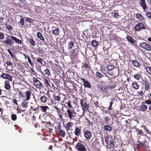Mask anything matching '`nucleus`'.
<instances>
[{"instance_id":"1","label":"nucleus","mask_w":151,"mask_h":151,"mask_svg":"<svg viewBox=\"0 0 151 151\" xmlns=\"http://www.w3.org/2000/svg\"><path fill=\"white\" fill-rule=\"evenodd\" d=\"M33 81L34 86L37 88L41 89L43 87L42 84L36 78H33Z\"/></svg>"},{"instance_id":"2","label":"nucleus","mask_w":151,"mask_h":151,"mask_svg":"<svg viewBox=\"0 0 151 151\" xmlns=\"http://www.w3.org/2000/svg\"><path fill=\"white\" fill-rule=\"evenodd\" d=\"M139 46L143 49L148 51L151 50V47L148 44L144 42H142L139 43Z\"/></svg>"},{"instance_id":"3","label":"nucleus","mask_w":151,"mask_h":151,"mask_svg":"<svg viewBox=\"0 0 151 151\" xmlns=\"http://www.w3.org/2000/svg\"><path fill=\"white\" fill-rule=\"evenodd\" d=\"M145 26V25L142 23H139L136 24L134 29L136 31H139L142 29H146V28Z\"/></svg>"},{"instance_id":"4","label":"nucleus","mask_w":151,"mask_h":151,"mask_svg":"<svg viewBox=\"0 0 151 151\" xmlns=\"http://www.w3.org/2000/svg\"><path fill=\"white\" fill-rule=\"evenodd\" d=\"M76 148L79 151H86V149L85 147L81 142H78L76 146Z\"/></svg>"},{"instance_id":"5","label":"nucleus","mask_w":151,"mask_h":151,"mask_svg":"<svg viewBox=\"0 0 151 151\" xmlns=\"http://www.w3.org/2000/svg\"><path fill=\"white\" fill-rule=\"evenodd\" d=\"M67 113L68 114V117H69L70 119H73L75 117V115L74 114H76V113L73 111H71L69 109H68L67 110Z\"/></svg>"},{"instance_id":"6","label":"nucleus","mask_w":151,"mask_h":151,"mask_svg":"<svg viewBox=\"0 0 151 151\" xmlns=\"http://www.w3.org/2000/svg\"><path fill=\"white\" fill-rule=\"evenodd\" d=\"M84 135L87 140L89 139L91 136V134L90 132L87 130H84L83 131Z\"/></svg>"},{"instance_id":"7","label":"nucleus","mask_w":151,"mask_h":151,"mask_svg":"<svg viewBox=\"0 0 151 151\" xmlns=\"http://www.w3.org/2000/svg\"><path fill=\"white\" fill-rule=\"evenodd\" d=\"M142 83L145 85V89L147 90L150 88V84L148 80L146 79H143L142 80Z\"/></svg>"},{"instance_id":"8","label":"nucleus","mask_w":151,"mask_h":151,"mask_svg":"<svg viewBox=\"0 0 151 151\" xmlns=\"http://www.w3.org/2000/svg\"><path fill=\"white\" fill-rule=\"evenodd\" d=\"M1 77L4 79H7L10 81H12V77L6 73H3L1 75Z\"/></svg>"},{"instance_id":"9","label":"nucleus","mask_w":151,"mask_h":151,"mask_svg":"<svg viewBox=\"0 0 151 151\" xmlns=\"http://www.w3.org/2000/svg\"><path fill=\"white\" fill-rule=\"evenodd\" d=\"M10 37V36H8L6 38V40H4V42L6 44L9 45H12V42H13V40L11 39L10 38H9Z\"/></svg>"},{"instance_id":"10","label":"nucleus","mask_w":151,"mask_h":151,"mask_svg":"<svg viewBox=\"0 0 151 151\" xmlns=\"http://www.w3.org/2000/svg\"><path fill=\"white\" fill-rule=\"evenodd\" d=\"M140 4L141 6L142 7L144 10H145L146 9H147V7L145 2V0H140Z\"/></svg>"},{"instance_id":"11","label":"nucleus","mask_w":151,"mask_h":151,"mask_svg":"<svg viewBox=\"0 0 151 151\" xmlns=\"http://www.w3.org/2000/svg\"><path fill=\"white\" fill-rule=\"evenodd\" d=\"M25 93L26 97V100H29L30 98L31 92L29 91H27L25 92Z\"/></svg>"},{"instance_id":"12","label":"nucleus","mask_w":151,"mask_h":151,"mask_svg":"<svg viewBox=\"0 0 151 151\" xmlns=\"http://www.w3.org/2000/svg\"><path fill=\"white\" fill-rule=\"evenodd\" d=\"M54 142L55 146H56V147H61L62 146H63V147L65 146L66 147V148L67 147H66V144L64 142H63V145L62 144H61L60 142Z\"/></svg>"},{"instance_id":"13","label":"nucleus","mask_w":151,"mask_h":151,"mask_svg":"<svg viewBox=\"0 0 151 151\" xmlns=\"http://www.w3.org/2000/svg\"><path fill=\"white\" fill-rule=\"evenodd\" d=\"M126 38L128 41L130 43L134 44L135 43V40H134L133 38L129 36H127Z\"/></svg>"},{"instance_id":"14","label":"nucleus","mask_w":151,"mask_h":151,"mask_svg":"<svg viewBox=\"0 0 151 151\" xmlns=\"http://www.w3.org/2000/svg\"><path fill=\"white\" fill-rule=\"evenodd\" d=\"M115 142H106L107 144V147L111 149L113 148L114 147V143Z\"/></svg>"},{"instance_id":"15","label":"nucleus","mask_w":151,"mask_h":151,"mask_svg":"<svg viewBox=\"0 0 151 151\" xmlns=\"http://www.w3.org/2000/svg\"><path fill=\"white\" fill-rule=\"evenodd\" d=\"M110 99L111 100V101L110 103L108 109L109 111H111L113 109L111 108L112 105L114 103L115 101V99L114 98L113 99L110 98Z\"/></svg>"},{"instance_id":"16","label":"nucleus","mask_w":151,"mask_h":151,"mask_svg":"<svg viewBox=\"0 0 151 151\" xmlns=\"http://www.w3.org/2000/svg\"><path fill=\"white\" fill-rule=\"evenodd\" d=\"M131 62L132 64L136 67H139L140 66V63L136 60H132Z\"/></svg>"},{"instance_id":"17","label":"nucleus","mask_w":151,"mask_h":151,"mask_svg":"<svg viewBox=\"0 0 151 151\" xmlns=\"http://www.w3.org/2000/svg\"><path fill=\"white\" fill-rule=\"evenodd\" d=\"M10 37L11 39L14 41L16 43L18 44H21L22 43V41L17 39L16 37L13 36H10Z\"/></svg>"},{"instance_id":"18","label":"nucleus","mask_w":151,"mask_h":151,"mask_svg":"<svg viewBox=\"0 0 151 151\" xmlns=\"http://www.w3.org/2000/svg\"><path fill=\"white\" fill-rule=\"evenodd\" d=\"M147 106L145 104L142 105L139 108L140 111L144 112L147 109Z\"/></svg>"},{"instance_id":"19","label":"nucleus","mask_w":151,"mask_h":151,"mask_svg":"<svg viewBox=\"0 0 151 151\" xmlns=\"http://www.w3.org/2000/svg\"><path fill=\"white\" fill-rule=\"evenodd\" d=\"M96 75L97 78H99L100 79H102L105 76L104 75H103L100 72L97 71L96 73Z\"/></svg>"},{"instance_id":"20","label":"nucleus","mask_w":151,"mask_h":151,"mask_svg":"<svg viewBox=\"0 0 151 151\" xmlns=\"http://www.w3.org/2000/svg\"><path fill=\"white\" fill-rule=\"evenodd\" d=\"M104 129L105 131H109L111 130V127L109 125H106L104 126Z\"/></svg>"},{"instance_id":"21","label":"nucleus","mask_w":151,"mask_h":151,"mask_svg":"<svg viewBox=\"0 0 151 151\" xmlns=\"http://www.w3.org/2000/svg\"><path fill=\"white\" fill-rule=\"evenodd\" d=\"M5 87L6 89L7 90L9 89L10 88L9 82V81H5Z\"/></svg>"},{"instance_id":"22","label":"nucleus","mask_w":151,"mask_h":151,"mask_svg":"<svg viewBox=\"0 0 151 151\" xmlns=\"http://www.w3.org/2000/svg\"><path fill=\"white\" fill-rule=\"evenodd\" d=\"M28 103L26 101H24L22 103V107L23 109H25L28 107Z\"/></svg>"},{"instance_id":"23","label":"nucleus","mask_w":151,"mask_h":151,"mask_svg":"<svg viewBox=\"0 0 151 151\" xmlns=\"http://www.w3.org/2000/svg\"><path fill=\"white\" fill-rule=\"evenodd\" d=\"M52 32L53 34L58 35L59 33V30L58 28L57 27L55 29L53 30Z\"/></svg>"},{"instance_id":"24","label":"nucleus","mask_w":151,"mask_h":151,"mask_svg":"<svg viewBox=\"0 0 151 151\" xmlns=\"http://www.w3.org/2000/svg\"><path fill=\"white\" fill-rule=\"evenodd\" d=\"M74 43L73 41H70L68 44V49L69 50H70L71 49L73 48V46L74 45Z\"/></svg>"},{"instance_id":"25","label":"nucleus","mask_w":151,"mask_h":151,"mask_svg":"<svg viewBox=\"0 0 151 151\" xmlns=\"http://www.w3.org/2000/svg\"><path fill=\"white\" fill-rule=\"evenodd\" d=\"M37 37L40 39L42 41L44 40V38L43 37L42 34L40 32H38L37 33Z\"/></svg>"},{"instance_id":"26","label":"nucleus","mask_w":151,"mask_h":151,"mask_svg":"<svg viewBox=\"0 0 151 151\" xmlns=\"http://www.w3.org/2000/svg\"><path fill=\"white\" fill-rule=\"evenodd\" d=\"M99 42L95 40L91 41V44L94 47L97 46L99 45Z\"/></svg>"},{"instance_id":"27","label":"nucleus","mask_w":151,"mask_h":151,"mask_svg":"<svg viewBox=\"0 0 151 151\" xmlns=\"http://www.w3.org/2000/svg\"><path fill=\"white\" fill-rule=\"evenodd\" d=\"M99 89L100 90L103 92L104 93H108V91L107 89L103 86H100V88H99Z\"/></svg>"},{"instance_id":"28","label":"nucleus","mask_w":151,"mask_h":151,"mask_svg":"<svg viewBox=\"0 0 151 151\" xmlns=\"http://www.w3.org/2000/svg\"><path fill=\"white\" fill-rule=\"evenodd\" d=\"M136 18L140 20H143V17L142 15L139 13H137L136 14Z\"/></svg>"},{"instance_id":"29","label":"nucleus","mask_w":151,"mask_h":151,"mask_svg":"<svg viewBox=\"0 0 151 151\" xmlns=\"http://www.w3.org/2000/svg\"><path fill=\"white\" fill-rule=\"evenodd\" d=\"M40 100L42 102H46L47 100V98L45 96H43L40 97Z\"/></svg>"},{"instance_id":"30","label":"nucleus","mask_w":151,"mask_h":151,"mask_svg":"<svg viewBox=\"0 0 151 151\" xmlns=\"http://www.w3.org/2000/svg\"><path fill=\"white\" fill-rule=\"evenodd\" d=\"M84 86L85 87H86L88 88H90L91 87V85L90 83L88 81H86L83 83Z\"/></svg>"},{"instance_id":"31","label":"nucleus","mask_w":151,"mask_h":151,"mask_svg":"<svg viewBox=\"0 0 151 151\" xmlns=\"http://www.w3.org/2000/svg\"><path fill=\"white\" fill-rule=\"evenodd\" d=\"M82 107L83 110L86 111L88 109L87 104L86 103H85L83 104V105L82 106Z\"/></svg>"},{"instance_id":"32","label":"nucleus","mask_w":151,"mask_h":151,"mask_svg":"<svg viewBox=\"0 0 151 151\" xmlns=\"http://www.w3.org/2000/svg\"><path fill=\"white\" fill-rule=\"evenodd\" d=\"M75 129V134L76 135H78L80 132L81 130L79 128L77 127H76Z\"/></svg>"},{"instance_id":"33","label":"nucleus","mask_w":151,"mask_h":151,"mask_svg":"<svg viewBox=\"0 0 151 151\" xmlns=\"http://www.w3.org/2000/svg\"><path fill=\"white\" fill-rule=\"evenodd\" d=\"M132 86L134 88L136 89H138L139 88L138 85L136 82L132 83Z\"/></svg>"},{"instance_id":"34","label":"nucleus","mask_w":151,"mask_h":151,"mask_svg":"<svg viewBox=\"0 0 151 151\" xmlns=\"http://www.w3.org/2000/svg\"><path fill=\"white\" fill-rule=\"evenodd\" d=\"M41 109L43 112H46L47 109H48L47 106H42L40 107Z\"/></svg>"},{"instance_id":"35","label":"nucleus","mask_w":151,"mask_h":151,"mask_svg":"<svg viewBox=\"0 0 151 151\" xmlns=\"http://www.w3.org/2000/svg\"><path fill=\"white\" fill-rule=\"evenodd\" d=\"M17 116L15 114H12L11 116V118L12 120L13 121H15L17 119Z\"/></svg>"},{"instance_id":"36","label":"nucleus","mask_w":151,"mask_h":151,"mask_svg":"<svg viewBox=\"0 0 151 151\" xmlns=\"http://www.w3.org/2000/svg\"><path fill=\"white\" fill-rule=\"evenodd\" d=\"M134 77L137 80H139L141 78V76L139 74H135L134 75Z\"/></svg>"},{"instance_id":"37","label":"nucleus","mask_w":151,"mask_h":151,"mask_svg":"<svg viewBox=\"0 0 151 151\" xmlns=\"http://www.w3.org/2000/svg\"><path fill=\"white\" fill-rule=\"evenodd\" d=\"M146 71L148 73L151 74V67L150 66H147L146 68Z\"/></svg>"},{"instance_id":"38","label":"nucleus","mask_w":151,"mask_h":151,"mask_svg":"<svg viewBox=\"0 0 151 151\" xmlns=\"http://www.w3.org/2000/svg\"><path fill=\"white\" fill-rule=\"evenodd\" d=\"M114 65L112 64H110L107 67V69L109 71H111L114 68Z\"/></svg>"},{"instance_id":"39","label":"nucleus","mask_w":151,"mask_h":151,"mask_svg":"<svg viewBox=\"0 0 151 151\" xmlns=\"http://www.w3.org/2000/svg\"><path fill=\"white\" fill-rule=\"evenodd\" d=\"M29 40L30 44L32 45H33V46H35V43L32 39L29 38Z\"/></svg>"},{"instance_id":"40","label":"nucleus","mask_w":151,"mask_h":151,"mask_svg":"<svg viewBox=\"0 0 151 151\" xmlns=\"http://www.w3.org/2000/svg\"><path fill=\"white\" fill-rule=\"evenodd\" d=\"M60 135L62 137H64L65 136V132L62 130H60L59 132Z\"/></svg>"},{"instance_id":"41","label":"nucleus","mask_w":151,"mask_h":151,"mask_svg":"<svg viewBox=\"0 0 151 151\" xmlns=\"http://www.w3.org/2000/svg\"><path fill=\"white\" fill-rule=\"evenodd\" d=\"M139 144L141 145L145 149L147 150V145L142 142H139Z\"/></svg>"},{"instance_id":"42","label":"nucleus","mask_w":151,"mask_h":151,"mask_svg":"<svg viewBox=\"0 0 151 151\" xmlns=\"http://www.w3.org/2000/svg\"><path fill=\"white\" fill-rule=\"evenodd\" d=\"M24 19L22 18H21L20 21V24L22 26L24 25Z\"/></svg>"},{"instance_id":"43","label":"nucleus","mask_w":151,"mask_h":151,"mask_svg":"<svg viewBox=\"0 0 151 151\" xmlns=\"http://www.w3.org/2000/svg\"><path fill=\"white\" fill-rule=\"evenodd\" d=\"M5 25H6V28L9 30H12V29H13V27H12L10 25H8V24H6Z\"/></svg>"},{"instance_id":"44","label":"nucleus","mask_w":151,"mask_h":151,"mask_svg":"<svg viewBox=\"0 0 151 151\" xmlns=\"http://www.w3.org/2000/svg\"><path fill=\"white\" fill-rule=\"evenodd\" d=\"M71 126V122H68L66 125V127L68 129H69L70 127Z\"/></svg>"},{"instance_id":"45","label":"nucleus","mask_w":151,"mask_h":151,"mask_svg":"<svg viewBox=\"0 0 151 151\" xmlns=\"http://www.w3.org/2000/svg\"><path fill=\"white\" fill-rule=\"evenodd\" d=\"M37 61L38 62L40 63L42 65L43 64L42 62H44V61L42 60V59L40 58H37Z\"/></svg>"},{"instance_id":"46","label":"nucleus","mask_w":151,"mask_h":151,"mask_svg":"<svg viewBox=\"0 0 151 151\" xmlns=\"http://www.w3.org/2000/svg\"><path fill=\"white\" fill-rule=\"evenodd\" d=\"M145 103L147 104L151 105V100L149 99L147 100H145L144 102Z\"/></svg>"},{"instance_id":"47","label":"nucleus","mask_w":151,"mask_h":151,"mask_svg":"<svg viewBox=\"0 0 151 151\" xmlns=\"http://www.w3.org/2000/svg\"><path fill=\"white\" fill-rule=\"evenodd\" d=\"M146 15L148 17L151 19V12H147Z\"/></svg>"},{"instance_id":"48","label":"nucleus","mask_w":151,"mask_h":151,"mask_svg":"<svg viewBox=\"0 0 151 151\" xmlns=\"http://www.w3.org/2000/svg\"><path fill=\"white\" fill-rule=\"evenodd\" d=\"M4 35L3 33L0 32V39H2L4 38Z\"/></svg>"},{"instance_id":"49","label":"nucleus","mask_w":151,"mask_h":151,"mask_svg":"<svg viewBox=\"0 0 151 151\" xmlns=\"http://www.w3.org/2000/svg\"><path fill=\"white\" fill-rule=\"evenodd\" d=\"M55 100L59 101L60 100V97L59 96H55Z\"/></svg>"},{"instance_id":"50","label":"nucleus","mask_w":151,"mask_h":151,"mask_svg":"<svg viewBox=\"0 0 151 151\" xmlns=\"http://www.w3.org/2000/svg\"><path fill=\"white\" fill-rule=\"evenodd\" d=\"M104 120L108 122L110 119V118L109 116H106L104 117Z\"/></svg>"},{"instance_id":"51","label":"nucleus","mask_w":151,"mask_h":151,"mask_svg":"<svg viewBox=\"0 0 151 151\" xmlns=\"http://www.w3.org/2000/svg\"><path fill=\"white\" fill-rule=\"evenodd\" d=\"M83 66L84 68H87L88 70L90 68L89 67H88V65L86 63L84 64Z\"/></svg>"},{"instance_id":"52","label":"nucleus","mask_w":151,"mask_h":151,"mask_svg":"<svg viewBox=\"0 0 151 151\" xmlns=\"http://www.w3.org/2000/svg\"><path fill=\"white\" fill-rule=\"evenodd\" d=\"M143 127L144 128V129L146 130L147 132V134H149V133H150V131H149L147 129V128H146V126H144Z\"/></svg>"},{"instance_id":"53","label":"nucleus","mask_w":151,"mask_h":151,"mask_svg":"<svg viewBox=\"0 0 151 151\" xmlns=\"http://www.w3.org/2000/svg\"><path fill=\"white\" fill-rule=\"evenodd\" d=\"M6 64L8 65H12L13 63L12 62L10 61H7L6 62Z\"/></svg>"},{"instance_id":"54","label":"nucleus","mask_w":151,"mask_h":151,"mask_svg":"<svg viewBox=\"0 0 151 151\" xmlns=\"http://www.w3.org/2000/svg\"><path fill=\"white\" fill-rule=\"evenodd\" d=\"M45 73L48 75H50V72L48 69H46L45 70Z\"/></svg>"},{"instance_id":"55","label":"nucleus","mask_w":151,"mask_h":151,"mask_svg":"<svg viewBox=\"0 0 151 151\" xmlns=\"http://www.w3.org/2000/svg\"><path fill=\"white\" fill-rule=\"evenodd\" d=\"M136 131H138V133L137 134H142V133H143L142 132V131L140 130L137 129L136 130Z\"/></svg>"},{"instance_id":"56","label":"nucleus","mask_w":151,"mask_h":151,"mask_svg":"<svg viewBox=\"0 0 151 151\" xmlns=\"http://www.w3.org/2000/svg\"><path fill=\"white\" fill-rule=\"evenodd\" d=\"M26 21L29 22V23H31V19L28 18H26Z\"/></svg>"},{"instance_id":"57","label":"nucleus","mask_w":151,"mask_h":151,"mask_svg":"<svg viewBox=\"0 0 151 151\" xmlns=\"http://www.w3.org/2000/svg\"><path fill=\"white\" fill-rule=\"evenodd\" d=\"M67 104H68V107H69V108H73L72 106L70 104V102H68L67 103Z\"/></svg>"},{"instance_id":"58","label":"nucleus","mask_w":151,"mask_h":151,"mask_svg":"<svg viewBox=\"0 0 151 151\" xmlns=\"http://www.w3.org/2000/svg\"><path fill=\"white\" fill-rule=\"evenodd\" d=\"M114 17L116 18L118 16H119L118 14L116 12H115V13H114Z\"/></svg>"},{"instance_id":"59","label":"nucleus","mask_w":151,"mask_h":151,"mask_svg":"<svg viewBox=\"0 0 151 151\" xmlns=\"http://www.w3.org/2000/svg\"><path fill=\"white\" fill-rule=\"evenodd\" d=\"M19 96L23 97V94L21 92H19Z\"/></svg>"},{"instance_id":"60","label":"nucleus","mask_w":151,"mask_h":151,"mask_svg":"<svg viewBox=\"0 0 151 151\" xmlns=\"http://www.w3.org/2000/svg\"><path fill=\"white\" fill-rule=\"evenodd\" d=\"M13 102L16 104L17 105H18V104L16 99H13Z\"/></svg>"},{"instance_id":"61","label":"nucleus","mask_w":151,"mask_h":151,"mask_svg":"<svg viewBox=\"0 0 151 151\" xmlns=\"http://www.w3.org/2000/svg\"><path fill=\"white\" fill-rule=\"evenodd\" d=\"M11 57L12 58H15V59H16V58L15 57V56H14L13 53H11V54L10 55Z\"/></svg>"},{"instance_id":"62","label":"nucleus","mask_w":151,"mask_h":151,"mask_svg":"<svg viewBox=\"0 0 151 151\" xmlns=\"http://www.w3.org/2000/svg\"><path fill=\"white\" fill-rule=\"evenodd\" d=\"M28 62L30 64H32L31 60V59L29 57L27 58Z\"/></svg>"},{"instance_id":"63","label":"nucleus","mask_w":151,"mask_h":151,"mask_svg":"<svg viewBox=\"0 0 151 151\" xmlns=\"http://www.w3.org/2000/svg\"><path fill=\"white\" fill-rule=\"evenodd\" d=\"M45 84H47V85L48 86L49 85V82H48L47 80H46V79L45 80Z\"/></svg>"},{"instance_id":"64","label":"nucleus","mask_w":151,"mask_h":151,"mask_svg":"<svg viewBox=\"0 0 151 151\" xmlns=\"http://www.w3.org/2000/svg\"><path fill=\"white\" fill-rule=\"evenodd\" d=\"M86 120H87V122H88V124L89 125H90V124L92 125L91 124V122H90L88 119H86Z\"/></svg>"}]
</instances>
